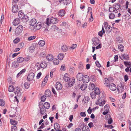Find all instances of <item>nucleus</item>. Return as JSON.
Segmentation results:
<instances>
[{
  "label": "nucleus",
  "instance_id": "obj_1",
  "mask_svg": "<svg viewBox=\"0 0 131 131\" xmlns=\"http://www.w3.org/2000/svg\"><path fill=\"white\" fill-rule=\"evenodd\" d=\"M58 20L57 19L52 17L50 19L49 18H47L46 22L47 25L48 26L51 23L53 24H56L58 22Z\"/></svg>",
  "mask_w": 131,
  "mask_h": 131
},
{
  "label": "nucleus",
  "instance_id": "obj_2",
  "mask_svg": "<svg viewBox=\"0 0 131 131\" xmlns=\"http://www.w3.org/2000/svg\"><path fill=\"white\" fill-rule=\"evenodd\" d=\"M23 26L19 25L15 30V35L16 36L19 35L21 33L23 30Z\"/></svg>",
  "mask_w": 131,
  "mask_h": 131
},
{
  "label": "nucleus",
  "instance_id": "obj_3",
  "mask_svg": "<svg viewBox=\"0 0 131 131\" xmlns=\"http://www.w3.org/2000/svg\"><path fill=\"white\" fill-rule=\"evenodd\" d=\"M20 88L18 87L15 88L14 91L15 94L17 95V96L18 97H19L20 96H21V94L20 92Z\"/></svg>",
  "mask_w": 131,
  "mask_h": 131
},
{
  "label": "nucleus",
  "instance_id": "obj_4",
  "mask_svg": "<svg viewBox=\"0 0 131 131\" xmlns=\"http://www.w3.org/2000/svg\"><path fill=\"white\" fill-rule=\"evenodd\" d=\"M58 2L61 5H67L70 3L71 0H59Z\"/></svg>",
  "mask_w": 131,
  "mask_h": 131
},
{
  "label": "nucleus",
  "instance_id": "obj_5",
  "mask_svg": "<svg viewBox=\"0 0 131 131\" xmlns=\"http://www.w3.org/2000/svg\"><path fill=\"white\" fill-rule=\"evenodd\" d=\"M75 79L74 78H70V79L69 80L68 85V87H72L73 84L75 83Z\"/></svg>",
  "mask_w": 131,
  "mask_h": 131
},
{
  "label": "nucleus",
  "instance_id": "obj_6",
  "mask_svg": "<svg viewBox=\"0 0 131 131\" xmlns=\"http://www.w3.org/2000/svg\"><path fill=\"white\" fill-rule=\"evenodd\" d=\"M34 74L32 72H31L28 75L27 77V79L28 81L30 82L32 81L33 79L34 78Z\"/></svg>",
  "mask_w": 131,
  "mask_h": 131
},
{
  "label": "nucleus",
  "instance_id": "obj_7",
  "mask_svg": "<svg viewBox=\"0 0 131 131\" xmlns=\"http://www.w3.org/2000/svg\"><path fill=\"white\" fill-rule=\"evenodd\" d=\"M108 87H109L110 89L112 91H115L116 89V85L113 83L110 84Z\"/></svg>",
  "mask_w": 131,
  "mask_h": 131
},
{
  "label": "nucleus",
  "instance_id": "obj_8",
  "mask_svg": "<svg viewBox=\"0 0 131 131\" xmlns=\"http://www.w3.org/2000/svg\"><path fill=\"white\" fill-rule=\"evenodd\" d=\"M84 75L82 73H79L77 75V79L79 81H82L83 80Z\"/></svg>",
  "mask_w": 131,
  "mask_h": 131
},
{
  "label": "nucleus",
  "instance_id": "obj_9",
  "mask_svg": "<svg viewBox=\"0 0 131 131\" xmlns=\"http://www.w3.org/2000/svg\"><path fill=\"white\" fill-rule=\"evenodd\" d=\"M18 10V8L17 5H14L12 7V11L14 13H17Z\"/></svg>",
  "mask_w": 131,
  "mask_h": 131
},
{
  "label": "nucleus",
  "instance_id": "obj_10",
  "mask_svg": "<svg viewBox=\"0 0 131 131\" xmlns=\"http://www.w3.org/2000/svg\"><path fill=\"white\" fill-rule=\"evenodd\" d=\"M83 79L82 81L84 83H88L90 81V78L87 75H84Z\"/></svg>",
  "mask_w": 131,
  "mask_h": 131
},
{
  "label": "nucleus",
  "instance_id": "obj_11",
  "mask_svg": "<svg viewBox=\"0 0 131 131\" xmlns=\"http://www.w3.org/2000/svg\"><path fill=\"white\" fill-rule=\"evenodd\" d=\"M20 22V20L19 18H16L14 19L13 22V24L15 26L18 25Z\"/></svg>",
  "mask_w": 131,
  "mask_h": 131
},
{
  "label": "nucleus",
  "instance_id": "obj_12",
  "mask_svg": "<svg viewBox=\"0 0 131 131\" xmlns=\"http://www.w3.org/2000/svg\"><path fill=\"white\" fill-rule=\"evenodd\" d=\"M56 88L58 90H61L62 88V85L59 82H57L56 84Z\"/></svg>",
  "mask_w": 131,
  "mask_h": 131
},
{
  "label": "nucleus",
  "instance_id": "obj_13",
  "mask_svg": "<svg viewBox=\"0 0 131 131\" xmlns=\"http://www.w3.org/2000/svg\"><path fill=\"white\" fill-rule=\"evenodd\" d=\"M93 42L94 46H96L100 42L99 38H95L93 39Z\"/></svg>",
  "mask_w": 131,
  "mask_h": 131
},
{
  "label": "nucleus",
  "instance_id": "obj_14",
  "mask_svg": "<svg viewBox=\"0 0 131 131\" xmlns=\"http://www.w3.org/2000/svg\"><path fill=\"white\" fill-rule=\"evenodd\" d=\"M42 24L41 22H38L34 27L37 30L40 29L42 26Z\"/></svg>",
  "mask_w": 131,
  "mask_h": 131
},
{
  "label": "nucleus",
  "instance_id": "obj_15",
  "mask_svg": "<svg viewBox=\"0 0 131 131\" xmlns=\"http://www.w3.org/2000/svg\"><path fill=\"white\" fill-rule=\"evenodd\" d=\"M104 81L105 84L107 87H108V85H110V79H108L107 78H105L104 79Z\"/></svg>",
  "mask_w": 131,
  "mask_h": 131
},
{
  "label": "nucleus",
  "instance_id": "obj_16",
  "mask_svg": "<svg viewBox=\"0 0 131 131\" xmlns=\"http://www.w3.org/2000/svg\"><path fill=\"white\" fill-rule=\"evenodd\" d=\"M40 103H40L39 104V107L40 108V112L43 115H44L45 114H46V110L44 109L43 107L41 108L40 107Z\"/></svg>",
  "mask_w": 131,
  "mask_h": 131
},
{
  "label": "nucleus",
  "instance_id": "obj_17",
  "mask_svg": "<svg viewBox=\"0 0 131 131\" xmlns=\"http://www.w3.org/2000/svg\"><path fill=\"white\" fill-rule=\"evenodd\" d=\"M105 99H104V97L102 98L100 96H99V99L96 102V104L97 105H99L100 103V102L105 101Z\"/></svg>",
  "mask_w": 131,
  "mask_h": 131
},
{
  "label": "nucleus",
  "instance_id": "obj_18",
  "mask_svg": "<svg viewBox=\"0 0 131 131\" xmlns=\"http://www.w3.org/2000/svg\"><path fill=\"white\" fill-rule=\"evenodd\" d=\"M36 23V20L35 19H31L30 21L29 22V24L30 26H34L35 24Z\"/></svg>",
  "mask_w": 131,
  "mask_h": 131
},
{
  "label": "nucleus",
  "instance_id": "obj_19",
  "mask_svg": "<svg viewBox=\"0 0 131 131\" xmlns=\"http://www.w3.org/2000/svg\"><path fill=\"white\" fill-rule=\"evenodd\" d=\"M107 118L106 117V119H107L108 117V119H107V120H108V123L109 124H111L113 122V120L112 119L110 115V114H107L106 115Z\"/></svg>",
  "mask_w": 131,
  "mask_h": 131
},
{
  "label": "nucleus",
  "instance_id": "obj_20",
  "mask_svg": "<svg viewBox=\"0 0 131 131\" xmlns=\"http://www.w3.org/2000/svg\"><path fill=\"white\" fill-rule=\"evenodd\" d=\"M65 14V10L63 9L60 10L59 11L58 13V15L60 16H64Z\"/></svg>",
  "mask_w": 131,
  "mask_h": 131
},
{
  "label": "nucleus",
  "instance_id": "obj_21",
  "mask_svg": "<svg viewBox=\"0 0 131 131\" xmlns=\"http://www.w3.org/2000/svg\"><path fill=\"white\" fill-rule=\"evenodd\" d=\"M45 94L46 97H50L51 94V91L48 90H47L46 91L45 93Z\"/></svg>",
  "mask_w": 131,
  "mask_h": 131
},
{
  "label": "nucleus",
  "instance_id": "obj_22",
  "mask_svg": "<svg viewBox=\"0 0 131 131\" xmlns=\"http://www.w3.org/2000/svg\"><path fill=\"white\" fill-rule=\"evenodd\" d=\"M18 15L19 18L21 19H22L25 17V15L24 13L20 11H19L18 12Z\"/></svg>",
  "mask_w": 131,
  "mask_h": 131
},
{
  "label": "nucleus",
  "instance_id": "obj_23",
  "mask_svg": "<svg viewBox=\"0 0 131 131\" xmlns=\"http://www.w3.org/2000/svg\"><path fill=\"white\" fill-rule=\"evenodd\" d=\"M68 75L67 73H66L64 75L63 77V79L65 81H68L70 79L68 77Z\"/></svg>",
  "mask_w": 131,
  "mask_h": 131
},
{
  "label": "nucleus",
  "instance_id": "obj_24",
  "mask_svg": "<svg viewBox=\"0 0 131 131\" xmlns=\"http://www.w3.org/2000/svg\"><path fill=\"white\" fill-rule=\"evenodd\" d=\"M53 59V56L51 54H48L46 57V59L48 61H51Z\"/></svg>",
  "mask_w": 131,
  "mask_h": 131
},
{
  "label": "nucleus",
  "instance_id": "obj_25",
  "mask_svg": "<svg viewBox=\"0 0 131 131\" xmlns=\"http://www.w3.org/2000/svg\"><path fill=\"white\" fill-rule=\"evenodd\" d=\"M43 106L45 108L48 109L50 107V105L49 103L46 102L44 103Z\"/></svg>",
  "mask_w": 131,
  "mask_h": 131
},
{
  "label": "nucleus",
  "instance_id": "obj_26",
  "mask_svg": "<svg viewBox=\"0 0 131 131\" xmlns=\"http://www.w3.org/2000/svg\"><path fill=\"white\" fill-rule=\"evenodd\" d=\"M89 89L90 90H92L95 88V85L93 84L90 83L89 86Z\"/></svg>",
  "mask_w": 131,
  "mask_h": 131
},
{
  "label": "nucleus",
  "instance_id": "obj_27",
  "mask_svg": "<svg viewBox=\"0 0 131 131\" xmlns=\"http://www.w3.org/2000/svg\"><path fill=\"white\" fill-rule=\"evenodd\" d=\"M69 49V47H68L65 45H63L61 47V49L64 52H66V51L67 50Z\"/></svg>",
  "mask_w": 131,
  "mask_h": 131
},
{
  "label": "nucleus",
  "instance_id": "obj_28",
  "mask_svg": "<svg viewBox=\"0 0 131 131\" xmlns=\"http://www.w3.org/2000/svg\"><path fill=\"white\" fill-rule=\"evenodd\" d=\"M19 63L17 61H14L12 64L13 67L16 68H18V67Z\"/></svg>",
  "mask_w": 131,
  "mask_h": 131
},
{
  "label": "nucleus",
  "instance_id": "obj_29",
  "mask_svg": "<svg viewBox=\"0 0 131 131\" xmlns=\"http://www.w3.org/2000/svg\"><path fill=\"white\" fill-rule=\"evenodd\" d=\"M51 29L52 30L54 31H58V27L54 25H53L52 26Z\"/></svg>",
  "mask_w": 131,
  "mask_h": 131
},
{
  "label": "nucleus",
  "instance_id": "obj_30",
  "mask_svg": "<svg viewBox=\"0 0 131 131\" xmlns=\"http://www.w3.org/2000/svg\"><path fill=\"white\" fill-rule=\"evenodd\" d=\"M48 76L47 75H46L45 78L43 80V81L42 83V84L44 85H45L46 84L47 80L48 79Z\"/></svg>",
  "mask_w": 131,
  "mask_h": 131
},
{
  "label": "nucleus",
  "instance_id": "obj_31",
  "mask_svg": "<svg viewBox=\"0 0 131 131\" xmlns=\"http://www.w3.org/2000/svg\"><path fill=\"white\" fill-rule=\"evenodd\" d=\"M82 131H90V129L87 126H84L82 128Z\"/></svg>",
  "mask_w": 131,
  "mask_h": 131
},
{
  "label": "nucleus",
  "instance_id": "obj_32",
  "mask_svg": "<svg viewBox=\"0 0 131 131\" xmlns=\"http://www.w3.org/2000/svg\"><path fill=\"white\" fill-rule=\"evenodd\" d=\"M24 60V59L22 57H20L17 59V62L18 63L22 62Z\"/></svg>",
  "mask_w": 131,
  "mask_h": 131
},
{
  "label": "nucleus",
  "instance_id": "obj_33",
  "mask_svg": "<svg viewBox=\"0 0 131 131\" xmlns=\"http://www.w3.org/2000/svg\"><path fill=\"white\" fill-rule=\"evenodd\" d=\"M94 92H95V94L96 95H99L100 93V91L99 88H96L95 89L94 91H93Z\"/></svg>",
  "mask_w": 131,
  "mask_h": 131
},
{
  "label": "nucleus",
  "instance_id": "obj_34",
  "mask_svg": "<svg viewBox=\"0 0 131 131\" xmlns=\"http://www.w3.org/2000/svg\"><path fill=\"white\" fill-rule=\"evenodd\" d=\"M87 85L85 84H82L80 87V89L82 91H84L85 90L87 87Z\"/></svg>",
  "mask_w": 131,
  "mask_h": 131
},
{
  "label": "nucleus",
  "instance_id": "obj_35",
  "mask_svg": "<svg viewBox=\"0 0 131 131\" xmlns=\"http://www.w3.org/2000/svg\"><path fill=\"white\" fill-rule=\"evenodd\" d=\"M40 46H43L45 44V41L43 40H40L38 42Z\"/></svg>",
  "mask_w": 131,
  "mask_h": 131
},
{
  "label": "nucleus",
  "instance_id": "obj_36",
  "mask_svg": "<svg viewBox=\"0 0 131 131\" xmlns=\"http://www.w3.org/2000/svg\"><path fill=\"white\" fill-rule=\"evenodd\" d=\"M107 32L108 33H110L111 31L112 30V27L110 26H109L106 28Z\"/></svg>",
  "mask_w": 131,
  "mask_h": 131
},
{
  "label": "nucleus",
  "instance_id": "obj_37",
  "mask_svg": "<svg viewBox=\"0 0 131 131\" xmlns=\"http://www.w3.org/2000/svg\"><path fill=\"white\" fill-rule=\"evenodd\" d=\"M54 129L56 130V129H58V128L59 129L60 128V125L57 123H55L54 125Z\"/></svg>",
  "mask_w": 131,
  "mask_h": 131
},
{
  "label": "nucleus",
  "instance_id": "obj_38",
  "mask_svg": "<svg viewBox=\"0 0 131 131\" xmlns=\"http://www.w3.org/2000/svg\"><path fill=\"white\" fill-rule=\"evenodd\" d=\"M115 14L112 13H110L109 15V17L110 19H113L115 18Z\"/></svg>",
  "mask_w": 131,
  "mask_h": 131
},
{
  "label": "nucleus",
  "instance_id": "obj_39",
  "mask_svg": "<svg viewBox=\"0 0 131 131\" xmlns=\"http://www.w3.org/2000/svg\"><path fill=\"white\" fill-rule=\"evenodd\" d=\"M90 94L91 97L92 99H95L96 98V94H95V92H92Z\"/></svg>",
  "mask_w": 131,
  "mask_h": 131
},
{
  "label": "nucleus",
  "instance_id": "obj_40",
  "mask_svg": "<svg viewBox=\"0 0 131 131\" xmlns=\"http://www.w3.org/2000/svg\"><path fill=\"white\" fill-rule=\"evenodd\" d=\"M115 9H116L115 7H109L108 11L109 12L112 13L115 11Z\"/></svg>",
  "mask_w": 131,
  "mask_h": 131
},
{
  "label": "nucleus",
  "instance_id": "obj_41",
  "mask_svg": "<svg viewBox=\"0 0 131 131\" xmlns=\"http://www.w3.org/2000/svg\"><path fill=\"white\" fill-rule=\"evenodd\" d=\"M60 25L61 26H63L66 28H69L68 25L67 23L66 22H63L62 24H61Z\"/></svg>",
  "mask_w": 131,
  "mask_h": 131
},
{
  "label": "nucleus",
  "instance_id": "obj_42",
  "mask_svg": "<svg viewBox=\"0 0 131 131\" xmlns=\"http://www.w3.org/2000/svg\"><path fill=\"white\" fill-rule=\"evenodd\" d=\"M124 48V46L122 44H119L118 45V49L121 52H122L123 51Z\"/></svg>",
  "mask_w": 131,
  "mask_h": 131
},
{
  "label": "nucleus",
  "instance_id": "obj_43",
  "mask_svg": "<svg viewBox=\"0 0 131 131\" xmlns=\"http://www.w3.org/2000/svg\"><path fill=\"white\" fill-rule=\"evenodd\" d=\"M15 88H14V86L13 85H10L8 89V91L9 92H12L14 91Z\"/></svg>",
  "mask_w": 131,
  "mask_h": 131
},
{
  "label": "nucleus",
  "instance_id": "obj_44",
  "mask_svg": "<svg viewBox=\"0 0 131 131\" xmlns=\"http://www.w3.org/2000/svg\"><path fill=\"white\" fill-rule=\"evenodd\" d=\"M89 100L90 98L89 97L85 96L84 97L83 101L85 103H87Z\"/></svg>",
  "mask_w": 131,
  "mask_h": 131
},
{
  "label": "nucleus",
  "instance_id": "obj_45",
  "mask_svg": "<svg viewBox=\"0 0 131 131\" xmlns=\"http://www.w3.org/2000/svg\"><path fill=\"white\" fill-rule=\"evenodd\" d=\"M47 66L46 63L45 62H42L41 64V68H45Z\"/></svg>",
  "mask_w": 131,
  "mask_h": 131
},
{
  "label": "nucleus",
  "instance_id": "obj_46",
  "mask_svg": "<svg viewBox=\"0 0 131 131\" xmlns=\"http://www.w3.org/2000/svg\"><path fill=\"white\" fill-rule=\"evenodd\" d=\"M35 49V48L34 46H31L29 48V51L30 52H33L34 51Z\"/></svg>",
  "mask_w": 131,
  "mask_h": 131
},
{
  "label": "nucleus",
  "instance_id": "obj_47",
  "mask_svg": "<svg viewBox=\"0 0 131 131\" xmlns=\"http://www.w3.org/2000/svg\"><path fill=\"white\" fill-rule=\"evenodd\" d=\"M10 122L11 124L14 125H16L17 124V122L12 119H10Z\"/></svg>",
  "mask_w": 131,
  "mask_h": 131
},
{
  "label": "nucleus",
  "instance_id": "obj_48",
  "mask_svg": "<svg viewBox=\"0 0 131 131\" xmlns=\"http://www.w3.org/2000/svg\"><path fill=\"white\" fill-rule=\"evenodd\" d=\"M58 58L60 60H62L63 58V54L62 53L59 54L58 56Z\"/></svg>",
  "mask_w": 131,
  "mask_h": 131
},
{
  "label": "nucleus",
  "instance_id": "obj_49",
  "mask_svg": "<svg viewBox=\"0 0 131 131\" xmlns=\"http://www.w3.org/2000/svg\"><path fill=\"white\" fill-rule=\"evenodd\" d=\"M122 57L123 59L126 60H128L129 59V58L127 54H123L122 55Z\"/></svg>",
  "mask_w": 131,
  "mask_h": 131
},
{
  "label": "nucleus",
  "instance_id": "obj_50",
  "mask_svg": "<svg viewBox=\"0 0 131 131\" xmlns=\"http://www.w3.org/2000/svg\"><path fill=\"white\" fill-rule=\"evenodd\" d=\"M5 104V101L2 99H0V105L1 106H4Z\"/></svg>",
  "mask_w": 131,
  "mask_h": 131
},
{
  "label": "nucleus",
  "instance_id": "obj_51",
  "mask_svg": "<svg viewBox=\"0 0 131 131\" xmlns=\"http://www.w3.org/2000/svg\"><path fill=\"white\" fill-rule=\"evenodd\" d=\"M23 21L24 22H27L29 20L28 17L27 16H25L24 18L22 19Z\"/></svg>",
  "mask_w": 131,
  "mask_h": 131
},
{
  "label": "nucleus",
  "instance_id": "obj_52",
  "mask_svg": "<svg viewBox=\"0 0 131 131\" xmlns=\"http://www.w3.org/2000/svg\"><path fill=\"white\" fill-rule=\"evenodd\" d=\"M84 67L82 62H80L78 65V68L80 70H82L83 69Z\"/></svg>",
  "mask_w": 131,
  "mask_h": 131
},
{
  "label": "nucleus",
  "instance_id": "obj_53",
  "mask_svg": "<svg viewBox=\"0 0 131 131\" xmlns=\"http://www.w3.org/2000/svg\"><path fill=\"white\" fill-rule=\"evenodd\" d=\"M30 84L28 83L25 82L24 83V87L26 89H28L29 87Z\"/></svg>",
  "mask_w": 131,
  "mask_h": 131
},
{
  "label": "nucleus",
  "instance_id": "obj_54",
  "mask_svg": "<svg viewBox=\"0 0 131 131\" xmlns=\"http://www.w3.org/2000/svg\"><path fill=\"white\" fill-rule=\"evenodd\" d=\"M124 64L126 66H130H130H131V63L130 62H128L127 61H124Z\"/></svg>",
  "mask_w": 131,
  "mask_h": 131
},
{
  "label": "nucleus",
  "instance_id": "obj_55",
  "mask_svg": "<svg viewBox=\"0 0 131 131\" xmlns=\"http://www.w3.org/2000/svg\"><path fill=\"white\" fill-rule=\"evenodd\" d=\"M110 107L107 104L104 107V109L105 110L108 111L109 110Z\"/></svg>",
  "mask_w": 131,
  "mask_h": 131
},
{
  "label": "nucleus",
  "instance_id": "obj_56",
  "mask_svg": "<svg viewBox=\"0 0 131 131\" xmlns=\"http://www.w3.org/2000/svg\"><path fill=\"white\" fill-rule=\"evenodd\" d=\"M11 130L12 131H17V127L15 126H13L11 127Z\"/></svg>",
  "mask_w": 131,
  "mask_h": 131
},
{
  "label": "nucleus",
  "instance_id": "obj_57",
  "mask_svg": "<svg viewBox=\"0 0 131 131\" xmlns=\"http://www.w3.org/2000/svg\"><path fill=\"white\" fill-rule=\"evenodd\" d=\"M46 96H41V101L42 102H44L46 100Z\"/></svg>",
  "mask_w": 131,
  "mask_h": 131
},
{
  "label": "nucleus",
  "instance_id": "obj_58",
  "mask_svg": "<svg viewBox=\"0 0 131 131\" xmlns=\"http://www.w3.org/2000/svg\"><path fill=\"white\" fill-rule=\"evenodd\" d=\"M20 41V39L19 38H16L13 41V42L14 43H17Z\"/></svg>",
  "mask_w": 131,
  "mask_h": 131
},
{
  "label": "nucleus",
  "instance_id": "obj_59",
  "mask_svg": "<svg viewBox=\"0 0 131 131\" xmlns=\"http://www.w3.org/2000/svg\"><path fill=\"white\" fill-rule=\"evenodd\" d=\"M105 127L110 129H112L114 127L113 126L111 125H105Z\"/></svg>",
  "mask_w": 131,
  "mask_h": 131
},
{
  "label": "nucleus",
  "instance_id": "obj_60",
  "mask_svg": "<svg viewBox=\"0 0 131 131\" xmlns=\"http://www.w3.org/2000/svg\"><path fill=\"white\" fill-rule=\"evenodd\" d=\"M119 87H120V89L121 90V91L122 92L124 91V84H122L121 86Z\"/></svg>",
  "mask_w": 131,
  "mask_h": 131
},
{
  "label": "nucleus",
  "instance_id": "obj_61",
  "mask_svg": "<svg viewBox=\"0 0 131 131\" xmlns=\"http://www.w3.org/2000/svg\"><path fill=\"white\" fill-rule=\"evenodd\" d=\"M59 61L57 59L54 60L53 61V63L55 65H57L59 63Z\"/></svg>",
  "mask_w": 131,
  "mask_h": 131
},
{
  "label": "nucleus",
  "instance_id": "obj_62",
  "mask_svg": "<svg viewBox=\"0 0 131 131\" xmlns=\"http://www.w3.org/2000/svg\"><path fill=\"white\" fill-rule=\"evenodd\" d=\"M24 44L23 42L19 43L18 45V47L20 48H21L24 46Z\"/></svg>",
  "mask_w": 131,
  "mask_h": 131
},
{
  "label": "nucleus",
  "instance_id": "obj_63",
  "mask_svg": "<svg viewBox=\"0 0 131 131\" xmlns=\"http://www.w3.org/2000/svg\"><path fill=\"white\" fill-rule=\"evenodd\" d=\"M36 38V37L35 36H31L29 37L28 38V40L30 41L33 40V39Z\"/></svg>",
  "mask_w": 131,
  "mask_h": 131
},
{
  "label": "nucleus",
  "instance_id": "obj_64",
  "mask_svg": "<svg viewBox=\"0 0 131 131\" xmlns=\"http://www.w3.org/2000/svg\"><path fill=\"white\" fill-rule=\"evenodd\" d=\"M95 64L96 66L99 67H100L101 66V65L100 64L99 61L97 60L96 61Z\"/></svg>",
  "mask_w": 131,
  "mask_h": 131
}]
</instances>
